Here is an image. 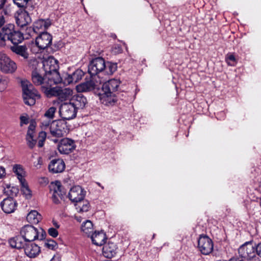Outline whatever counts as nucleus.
<instances>
[{"label":"nucleus","mask_w":261,"mask_h":261,"mask_svg":"<svg viewBox=\"0 0 261 261\" xmlns=\"http://www.w3.org/2000/svg\"><path fill=\"white\" fill-rule=\"evenodd\" d=\"M97 184L99 186L101 187L102 189H103V187H102L99 182H97Z\"/></svg>","instance_id":"nucleus-63"},{"label":"nucleus","mask_w":261,"mask_h":261,"mask_svg":"<svg viewBox=\"0 0 261 261\" xmlns=\"http://www.w3.org/2000/svg\"><path fill=\"white\" fill-rule=\"evenodd\" d=\"M31 21L30 17L27 12L20 14L16 19V23L21 28L27 25Z\"/></svg>","instance_id":"nucleus-22"},{"label":"nucleus","mask_w":261,"mask_h":261,"mask_svg":"<svg viewBox=\"0 0 261 261\" xmlns=\"http://www.w3.org/2000/svg\"><path fill=\"white\" fill-rule=\"evenodd\" d=\"M27 220L32 224H37L41 220V216L35 210L31 211L27 216Z\"/></svg>","instance_id":"nucleus-24"},{"label":"nucleus","mask_w":261,"mask_h":261,"mask_svg":"<svg viewBox=\"0 0 261 261\" xmlns=\"http://www.w3.org/2000/svg\"><path fill=\"white\" fill-rule=\"evenodd\" d=\"M48 233L49 236L56 238L58 235V231H57V229L54 227L49 228L48 229Z\"/></svg>","instance_id":"nucleus-42"},{"label":"nucleus","mask_w":261,"mask_h":261,"mask_svg":"<svg viewBox=\"0 0 261 261\" xmlns=\"http://www.w3.org/2000/svg\"><path fill=\"white\" fill-rule=\"evenodd\" d=\"M53 224L56 228H59L60 227V225L56 221H53Z\"/></svg>","instance_id":"nucleus-59"},{"label":"nucleus","mask_w":261,"mask_h":261,"mask_svg":"<svg viewBox=\"0 0 261 261\" xmlns=\"http://www.w3.org/2000/svg\"><path fill=\"white\" fill-rule=\"evenodd\" d=\"M110 36L114 39H116V37H117L116 34H111Z\"/></svg>","instance_id":"nucleus-61"},{"label":"nucleus","mask_w":261,"mask_h":261,"mask_svg":"<svg viewBox=\"0 0 261 261\" xmlns=\"http://www.w3.org/2000/svg\"><path fill=\"white\" fill-rule=\"evenodd\" d=\"M84 74V72L81 69H77L72 74H68L65 79V83L68 84L77 83L82 79Z\"/></svg>","instance_id":"nucleus-19"},{"label":"nucleus","mask_w":261,"mask_h":261,"mask_svg":"<svg viewBox=\"0 0 261 261\" xmlns=\"http://www.w3.org/2000/svg\"><path fill=\"white\" fill-rule=\"evenodd\" d=\"M96 85L92 81H87L77 86V90L79 92H88L96 89Z\"/></svg>","instance_id":"nucleus-21"},{"label":"nucleus","mask_w":261,"mask_h":261,"mask_svg":"<svg viewBox=\"0 0 261 261\" xmlns=\"http://www.w3.org/2000/svg\"><path fill=\"white\" fill-rule=\"evenodd\" d=\"M26 140L27 141L28 145L31 149L33 148L36 143V140L34 139V138L31 139H29L28 138H26Z\"/></svg>","instance_id":"nucleus-43"},{"label":"nucleus","mask_w":261,"mask_h":261,"mask_svg":"<svg viewBox=\"0 0 261 261\" xmlns=\"http://www.w3.org/2000/svg\"><path fill=\"white\" fill-rule=\"evenodd\" d=\"M20 182L22 186L21 191L23 192V193L26 196H31V191L29 188V187L27 185V184L25 182V180Z\"/></svg>","instance_id":"nucleus-35"},{"label":"nucleus","mask_w":261,"mask_h":261,"mask_svg":"<svg viewBox=\"0 0 261 261\" xmlns=\"http://www.w3.org/2000/svg\"><path fill=\"white\" fill-rule=\"evenodd\" d=\"M213 245L212 239L205 234L199 235L198 238V245Z\"/></svg>","instance_id":"nucleus-32"},{"label":"nucleus","mask_w":261,"mask_h":261,"mask_svg":"<svg viewBox=\"0 0 261 261\" xmlns=\"http://www.w3.org/2000/svg\"><path fill=\"white\" fill-rule=\"evenodd\" d=\"M77 110L71 102H69L62 103L60 106L59 112L62 119L66 121L75 118Z\"/></svg>","instance_id":"nucleus-9"},{"label":"nucleus","mask_w":261,"mask_h":261,"mask_svg":"<svg viewBox=\"0 0 261 261\" xmlns=\"http://www.w3.org/2000/svg\"><path fill=\"white\" fill-rule=\"evenodd\" d=\"M13 171L17 176L20 181L24 180V178L25 171L22 165L19 164H15L13 166Z\"/></svg>","instance_id":"nucleus-27"},{"label":"nucleus","mask_w":261,"mask_h":261,"mask_svg":"<svg viewBox=\"0 0 261 261\" xmlns=\"http://www.w3.org/2000/svg\"><path fill=\"white\" fill-rule=\"evenodd\" d=\"M90 238L93 245H105L107 239L103 230L95 231L90 235Z\"/></svg>","instance_id":"nucleus-18"},{"label":"nucleus","mask_w":261,"mask_h":261,"mask_svg":"<svg viewBox=\"0 0 261 261\" xmlns=\"http://www.w3.org/2000/svg\"><path fill=\"white\" fill-rule=\"evenodd\" d=\"M20 126H22L23 124H27L29 123V118L28 116H21L20 117Z\"/></svg>","instance_id":"nucleus-44"},{"label":"nucleus","mask_w":261,"mask_h":261,"mask_svg":"<svg viewBox=\"0 0 261 261\" xmlns=\"http://www.w3.org/2000/svg\"><path fill=\"white\" fill-rule=\"evenodd\" d=\"M43 28L48 29L51 25V21L49 19H43Z\"/></svg>","instance_id":"nucleus-46"},{"label":"nucleus","mask_w":261,"mask_h":261,"mask_svg":"<svg viewBox=\"0 0 261 261\" xmlns=\"http://www.w3.org/2000/svg\"><path fill=\"white\" fill-rule=\"evenodd\" d=\"M32 80L35 85H41L45 83V75L42 76L36 70H33L32 72Z\"/></svg>","instance_id":"nucleus-26"},{"label":"nucleus","mask_w":261,"mask_h":261,"mask_svg":"<svg viewBox=\"0 0 261 261\" xmlns=\"http://www.w3.org/2000/svg\"><path fill=\"white\" fill-rule=\"evenodd\" d=\"M6 171L5 168L2 166H0V178H3L5 176Z\"/></svg>","instance_id":"nucleus-50"},{"label":"nucleus","mask_w":261,"mask_h":261,"mask_svg":"<svg viewBox=\"0 0 261 261\" xmlns=\"http://www.w3.org/2000/svg\"><path fill=\"white\" fill-rule=\"evenodd\" d=\"M246 261H258L257 258L256 257L255 253H253V256L246 259Z\"/></svg>","instance_id":"nucleus-51"},{"label":"nucleus","mask_w":261,"mask_h":261,"mask_svg":"<svg viewBox=\"0 0 261 261\" xmlns=\"http://www.w3.org/2000/svg\"><path fill=\"white\" fill-rule=\"evenodd\" d=\"M35 42L40 49H45L51 44L52 36L46 32H42L36 38Z\"/></svg>","instance_id":"nucleus-13"},{"label":"nucleus","mask_w":261,"mask_h":261,"mask_svg":"<svg viewBox=\"0 0 261 261\" xmlns=\"http://www.w3.org/2000/svg\"><path fill=\"white\" fill-rule=\"evenodd\" d=\"M56 111V108L52 107L49 108L47 111L45 112L44 116L48 118H53L54 115Z\"/></svg>","instance_id":"nucleus-39"},{"label":"nucleus","mask_w":261,"mask_h":261,"mask_svg":"<svg viewBox=\"0 0 261 261\" xmlns=\"http://www.w3.org/2000/svg\"><path fill=\"white\" fill-rule=\"evenodd\" d=\"M47 242H45L44 243V245H53V243H55V242L54 240H47Z\"/></svg>","instance_id":"nucleus-56"},{"label":"nucleus","mask_w":261,"mask_h":261,"mask_svg":"<svg viewBox=\"0 0 261 261\" xmlns=\"http://www.w3.org/2000/svg\"><path fill=\"white\" fill-rule=\"evenodd\" d=\"M43 28V19H40L35 21L34 24L33 30L34 32H36V30H39Z\"/></svg>","instance_id":"nucleus-40"},{"label":"nucleus","mask_w":261,"mask_h":261,"mask_svg":"<svg viewBox=\"0 0 261 261\" xmlns=\"http://www.w3.org/2000/svg\"><path fill=\"white\" fill-rule=\"evenodd\" d=\"M79 203L80 212H87L89 211L90 205L88 201H83V203L81 202Z\"/></svg>","instance_id":"nucleus-37"},{"label":"nucleus","mask_w":261,"mask_h":261,"mask_svg":"<svg viewBox=\"0 0 261 261\" xmlns=\"http://www.w3.org/2000/svg\"><path fill=\"white\" fill-rule=\"evenodd\" d=\"M81 230L89 236L93 233V223L90 220H86L81 225Z\"/></svg>","instance_id":"nucleus-28"},{"label":"nucleus","mask_w":261,"mask_h":261,"mask_svg":"<svg viewBox=\"0 0 261 261\" xmlns=\"http://www.w3.org/2000/svg\"><path fill=\"white\" fill-rule=\"evenodd\" d=\"M7 80L2 77V76L0 75V85H3V87L2 88L3 89H4L6 88V86L7 85Z\"/></svg>","instance_id":"nucleus-47"},{"label":"nucleus","mask_w":261,"mask_h":261,"mask_svg":"<svg viewBox=\"0 0 261 261\" xmlns=\"http://www.w3.org/2000/svg\"><path fill=\"white\" fill-rule=\"evenodd\" d=\"M70 127V126L67 125L66 121L60 119L51 122L49 131L53 137L60 138L69 132Z\"/></svg>","instance_id":"nucleus-5"},{"label":"nucleus","mask_w":261,"mask_h":261,"mask_svg":"<svg viewBox=\"0 0 261 261\" xmlns=\"http://www.w3.org/2000/svg\"><path fill=\"white\" fill-rule=\"evenodd\" d=\"M248 246H240L238 248V253L239 256L243 257L245 259L253 256L254 253L255 247L254 246H249L250 248L248 247Z\"/></svg>","instance_id":"nucleus-20"},{"label":"nucleus","mask_w":261,"mask_h":261,"mask_svg":"<svg viewBox=\"0 0 261 261\" xmlns=\"http://www.w3.org/2000/svg\"><path fill=\"white\" fill-rule=\"evenodd\" d=\"M47 248L49 249L55 250L57 248V246H46Z\"/></svg>","instance_id":"nucleus-58"},{"label":"nucleus","mask_w":261,"mask_h":261,"mask_svg":"<svg viewBox=\"0 0 261 261\" xmlns=\"http://www.w3.org/2000/svg\"><path fill=\"white\" fill-rule=\"evenodd\" d=\"M71 103L78 110L80 109H83L85 108L86 105L87 103V100L85 96H84L81 92L74 95L71 100Z\"/></svg>","instance_id":"nucleus-17"},{"label":"nucleus","mask_w":261,"mask_h":261,"mask_svg":"<svg viewBox=\"0 0 261 261\" xmlns=\"http://www.w3.org/2000/svg\"><path fill=\"white\" fill-rule=\"evenodd\" d=\"M50 191L53 192L52 200L54 203L59 204L60 203L59 198L62 199L66 194V189L62 186L60 181L56 180L51 182L50 186Z\"/></svg>","instance_id":"nucleus-7"},{"label":"nucleus","mask_w":261,"mask_h":261,"mask_svg":"<svg viewBox=\"0 0 261 261\" xmlns=\"http://www.w3.org/2000/svg\"><path fill=\"white\" fill-rule=\"evenodd\" d=\"M251 243V241H248L245 242L243 245H249Z\"/></svg>","instance_id":"nucleus-62"},{"label":"nucleus","mask_w":261,"mask_h":261,"mask_svg":"<svg viewBox=\"0 0 261 261\" xmlns=\"http://www.w3.org/2000/svg\"><path fill=\"white\" fill-rule=\"evenodd\" d=\"M44 70L45 82L47 86L51 87L62 82V78L56 67H52L47 64L44 66Z\"/></svg>","instance_id":"nucleus-6"},{"label":"nucleus","mask_w":261,"mask_h":261,"mask_svg":"<svg viewBox=\"0 0 261 261\" xmlns=\"http://www.w3.org/2000/svg\"><path fill=\"white\" fill-rule=\"evenodd\" d=\"M50 261H61V259L59 257L54 256Z\"/></svg>","instance_id":"nucleus-57"},{"label":"nucleus","mask_w":261,"mask_h":261,"mask_svg":"<svg viewBox=\"0 0 261 261\" xmlns=\"http://www.w3.org/2000/svg\"><path fill=\"white\" fill-rule=\"evenodd\" d=\"M20 85L22 91V97L24 103L30 106L34 105L36 100L40 99L41 97L38 91L27 80H21Z\"/></svg>","instance_id":"nucleus-3"},{"label":"nucleus","mask_w":261,"mask_h":261,"mask_svg":"<svg viewBox=\"0 0 261 261\" xmlns=\"http://www.w3.org/2000/svg\"><path fill=\"white\" fill-rule=\"evenodd\" d=\"M27 242L24 236L21 234L12 238L9 240V245H23L24 243Z\"/></svg>","instance_id":"nucleus-31"},{"label":"nucleus","mask_w":261,"mask_h":261,"mask_svg":"<svg viewBox=\"0 0 261 261\" xmlns=\"http://www.w3.org/2000/svg\"><path fill=\"white\" fill-rule=\"evenodd\" d=\"M116 246H103L102 250L103 255L108 258H111L116 254Z\"/></svg>","instance_id":"nucleus-23"},{"label":"nucleus","mask_w":261,"mask_h":261,"mask_svg":"<svg viewBox=\"0 0 261 261\" xmlns=\"http://www.w3.org/2000/svg\"><path fill=\"white\" fill-rule=\"evenodd\" d=\"M105 61L101 57H97L93 59L88 65V73L91 77L103 72L106 67Z\"/></svg>","instance_id":"nucleus-8"},{"label":"nucleus","mask_w":261,"mask_h":261,"mask_svg":"<svg viewBox=\"0 0 261 261\" xmlns=\"http://www.w3.org/2000/svg\"><path fill=\"white\" fill-rule=\"evenodd\" d=\"M5 20L3 16H0V28H1L5 24Z\"/></svg>","instance_id":"nucleus-53"},{"label":"nucleus","mask_w":261,"mask_h":261,"mask_svg":"<svg viewBox=\"0 0 261 261\" xmlns=\"http://www.w3.org/2000/svg\"><path fill=\"white\" fill-rule=\"evenodd\" d=\"M65 168V163L62 159H60L51 160L48 165L49 171L53 173L62 172Z\"/></svg>","instance_id":"nucleus-15"},{"label":"nucleus","mask_w":261,"mask_h":261,"mask_svg":"<svg viewBox=\"0 0 261 261\" xmlns=\"http://www.w3.org/2000/svg\"><path fill=\"white\" fill-rule=\"evenodd\" d=\"M226 62L229 66H234L237 63V60L234 56L232 54L228 55L226 58Z\"/></svg>","instance_id":"nucleus-36"},{"label":"nucleus","mask_w":261,"mask_h":261,"mask_svg":"<svg viewBox=\"0 0 261 261\" xmlns=\"http://www.w3.org/2000/svg\"><path fill=\"white\" fill-rule=\"evenodd\" d=\"M86 191L80 186L71 188L68 193V197L73 202H80L84 200Z\"/></svg>","instance_id":"nucleus-11"},{"label":"nucleus","mask_w":261,"mask_h":261,"mask_svg":"<svg viewBox=\"0 0 261 261\" xmlns=\"http://www.w3.org/2000/svg\"><path fill=\"white\" fill-rule=\"evenodd\" d=\"M120 93L121 94V95H120L121 98H120V99H122V100H124V97H125V95H126L127 93L125 92L124 93H122V92H120Z\"/></svg>","instance_id":"nucleus-60"},{"label":"nucleus","mask_w":261,"mask_h":261,"mask_svg":"<svg viewBox=\"0 0 261 261\" xmlns=\"http://www.w3.org/2000/svg\"><path fill=\"white\" fill-rule=\"evenodd\" d=\"M24 39L23 33L14 24H7L0 31V47L5 46L7 40L10 41L13 44L10 47L11 51L22 60H27L29 57L28 47L25 45H19Z\"/></svg>","instance_id":"nucleus-1"},{"label":"nucleus","mask_w":261,"mask_h":261,"mask_svg":"<svg viewBox=\"0 0 261 261\" xmlns=\"http://www.w3.org/2000/svg\"><path fill=\"white\" fill-rule=\"evenodd\" d=\"M17 201L12 197L5 198L0 203L1 207L6 214L13 213L17 206Z\"/></svg>","instance_id":"nucleus-14"},{"label":"nucleus","mask_w":261,"mask_h":261,"mask_svg":"<svg viewBox=\"0 0 261 261\" xmlns=\"http://www.w3.org/2000/svg\"><path fill=\"white\" fill-rule=\"evenodd\" d=\"M35 125L33 124H30L28 127L26 138L32 139L34 138V133L35 129Z\"/></svg>","instance_id":"nucleus-38"},{"label":"nucleus","mask_w":261,"mask_h":261,"mask_svg":"<svg viewBox=\"0 0 261 261\" xmlns=\"http://www.w3.org/2000/svg\"><path fill=\"white\" fill-rule=\"evenodd\" d=\"M72 94V90L69 88L62 89L60 87L57 97L61 101L69 98Z\"/></svg>","instance_id":"nucleus-25"},{"label":"nucleus","mask_w":261,"mask_h":261,"mask_svg":"<svg viewBox=\"0 0 261 261\" xmlns=\"http://www.w3.org/2000/svg\"><path fill=\"white\" fill-rule=\"evenodd\" d=\"M57 141H58V140H57V139H55V140H54V141L55 142H57Z\"/></svg>","instance_id":"nucleus-64"},{"label":"nucleus","mask_w":261,"mask_h":261,"mask_svg":"<svg viewBox=\"0 0 261 261\" xmlns=\"http://www.w3.org/2000/svg\"><path fill=\"white\" fill-rule=\"evenodd\" d=\"M257 254L261 257V246H254Z\"/></svg>","instance_id":"nucleus-52"},{"label":"nucleus","mask_w":261,"mask_h":261,"mask_svg":"<svg viewBox=\"0 0 261 261\" xmlns=\"http://www.w3.org/2000/svg\"><path fill=\"white\" fill-rule=\"evenodd\" d=\"M106 67L103 70V72L108 75L113 74L117 69V64L116 63L110 62H105Z\"/></svg>","instance_id":"nucleus-30"},{"label":"nucleus","mask_w":261,"mask_h":261,"mask_svg":"<svg viewBox=\"0 0 261 261\" xmlns=\"http://www.w3.org/2000/svg\"><path fill=\"white\" fill-rule=\"evenodd\" d=\"M51 122H50V121H43L41 122V127L43 129H46L47 128L50 127V124Z\"/></svg>","instance_id":"nucleus-45"},{"label":"nucleus","mask_w":261,"mask_h":261,"mask_svg":"<svg viewBox=\"0 0 261 261\" xmlns=\"http://www.w3.org/2000/svg\"><path fill=\"white\" fill-rule=\"evenodd\" d=\"M7 2V0H0V9H2L4 7Z\"/></svg>","instance_id":"nucleus-54"},{"label":"nucleus","mask_w":261,"mask_h":261,"mask_svg":"<svg viewBox=\"0 0 261 261\" xmlns=\"http://www.w3.org/2000/svg\"><path fill=\"white\" fill-rule=\"evenodd\" d=\"M229 261H246V259L244 258V257H233L230 258Z\"/></svg>","instance_id":"nucleus-49"},{"label":"nucleus","mask_w":261,"mask_h":261,"mask_svg":"<svg viewBox=\"0 0 261 261\" xmlns=\"http://www.w3.org/2000/svg\"><path fill=\"white\" fill-rule=\"evenodd\" d=\"M12 248L20 249L23 248L25 254L30 258L36 257L40 252L39 246H11Z\"/></svg>","instance_id":"nucleus-16"},{"label":"nucleus","mask_w":261,"mask_h":261,"mask_svg":"<svg viewBox=\"0 0 261 261\" xmlns=\"http://www.w3.org/2000/svg\"><path fill=\"white\" fill-rule=\"evenodd\" d=\"M17 69L15 62L5 54H0V70L6 73H12Z\"/></svg>","instance_id":"nucleus-10"},{"label":"nucleus","mask_w":261,"mask_h":261,"mask_svg":"<svg viewBox=\"0 0 261 261\" xmlns=\"http://www.w3.org/2000/svg\"><path fill=\"white\" fill-rule=\"evenodd\" d=\"M42 91L47 97H57L60 87L48 88L42 87Z\"/></svg>","instance_id":"nucleus-29"},{"label":"nucleus","mask_w":261,"mask_h":261,"mask_svg":"<svg viewBox=\"0 0 261 261\" xmlns=\"http://www.w3.org/2000/svg\"><path fill=\"white\" fill-rule=\"evenodd\" d=\"M198 250L204 255H208L212 253L214 246H197Z\"/></svg>","instance_id":"nucleus-33"},{"label":"nucleus","mask_w":261,"mask_h":261,"mask_svg":"<svg viewBox=\"0 0 261 261\" xmlns=\"http://www.w3.org/2000/svg\"><path fill=\"white\" fill-rule=\"evenodd\" d=\"M76 145L74 141L69 138L61 140L58 146L59 151L62 154H68L75 149Z\"/></svg>","instance_id":"nucleus-12"},{"label":"nucleus","mask_w":261,"mask_h":261,"mask_svg":"<svg viewBox=\"0 0 261 261\" xmlns=\"http://www.w3.org/2000/svg\"><path fill=\"white\" fill-rule=\"evenodd\" d=\"M120 81L113 79L104 83L100 92L98 93L101 102L108 107H112L117 103L118 98H121V94L118 91Z\"/></svg>","instance_id":"nucleus-2"},{"label":"nucleus","mask_w":261,"mask_h":261,"mask_svg":"<svg viewBox=\"0 0 261 261\" xmlns=\"http://www.w3.org/2000/svg\"><path fill=\"white\" fill-rule=\"evenodd\" d=\"M13 1L18 7L23 8L27 5L29 0H13Z\"/></svg>","instance_id":"nucleus-41"},{"label":"nucleus","mask_w":261,"mask_h":261,"mask_svg":"<svg viewBox=\"0 0 261 261\" xmlns=\"http://www.w3.org/2000/svg\"><path fill=\"white\" fill-rule=\"evenodd\" d=\"M44 140H39L38 143V146L39 147H42L44 145Z\"/></svg>","instance_id":"nucleus-55"},{"label":"nucleus","mask_w":261,"mask_h":261,"mask_svg":"<svg viewBox=\"0 0 261 261\" xmlns=\"http://www.w3.org/2000/svg\"><path fill=\"white\" fill-rule=\"evenodd\" d=\"M46 138V133L42 131L39 133V136H38V139L39 140H45Z\"/></svg>","instance_id":"nucleus-48"},{"label":"nucleus","mask_w":261,"mask_h":261,"mask_svg":"<svg viewBox=\"0 0 261 261\" xmlns=\"http://www.w3.org/2000/svg\"><path fill=\"white\" fill-rule=\"evenodd\" d=\"M7 188L8 190L6 191L5 193L12 197L16 196L19 192V189L17 187L7 185Z\"/></svg>","instance_id":"nucleus-34"},{"label":"nucleus","mask_w":261,"mask_h":261,"mask_svg":"<svg viewBox=\"0 0 261 261\" xmlns=\"http://www.w3.org/2000/svg\"><path fill=\"white\" fill-rule=\"evenodd\" d=\"M20 234L24 236L28 242H33L36 239L43 240L46 236V232L43 229H41V234L39 236L37 229L31 225H26L23 227L20 231Z\"/></svg>","instance_id":"nucleus-4"}]
</instances>
